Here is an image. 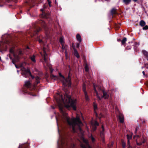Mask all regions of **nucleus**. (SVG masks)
<instances>
[{
    "label": "nucleus",
    "instance_id": "nucleus-1",
    "mask_svg": "<svg viewBox=\"0 0 148 148\" xmlns=\"http://www.w3.org/2000/svg\"><path fill=\"white\" fill-rule=\"evenodd\" d=\"M59 99L56 98V99L59 106L60 110L62 114V119L64 121H66L68 124L72 126V130L74 132H76V128L78 127V130L82 134H83V131L80 127L83 125L79 117L77 116L76 118H69L68 116L67 113L63 110V107L64 106L67 108L69 107H72L74 110L76 109V99H71L70 95H66L65 96L64 99L62 98V96L59 95Z\"/></svg>",
    "mask_w": 148,
    "mask_h": 148
},
{
    "label": "nucleus",
    "instance_id": "nucleus-2",
    "mask_svg": "<svg viewBox=\"0 0 148 148\" xmlns=\"http://www.w3.org/2000/svg\"><path fill=\"white\" fill-rule=\"evenodd\" d=\"M94 90L96 94L97 97L100 100L103 97L105 99H108L109 95L107 93L102 90H101V88L98 86H95V84H93Z\"/></svg>",
    "mask_w": 148,
    "mask_h": 148
},
{
    "label": "nucleus",
    "instance_id": "nucleus-3",
    "mask_svg": "<svg viewBox=\"0 0 148 148\" xmlns=\"http://www.w3.org/2000/svg\"><path fill=\"white\" fill-rule=\"evenodd\" d=\"M29 49V47H27L25 49L23 50V51L20 50L18 52V55L15 54L14 53V49L13 48H11L10 49V52L11 53L13 54L14 58V59L13 60H12V63L15 65V66L16 68H18V67L15 64V62H18V60L20 58V56L23 53H25Z\"/></svg>",
    "mask_w": 148,
    "mask_h": 148
},
{
    "label": "nucleus",
    "instance_id": "nucleus-4",
    "mask_svg": "<svg viewBox=\"0 0 148 148\" xmlns=\"http://www.w3.org/2000/svg\"><path fill=\"white\" fill-rule=\"evenodd\" d=\"M59 75L60 77V79L62 82V83L64 86H68L69 87L71 86V82L70 79L69 75L68 76L69 80L66 79L60 73H59Z\"/></svg>",
    "mask_w": 148,
    "mask_h": 148
},
{
    "label": "nucleus",
    "instance_id": "nucleus-5",
    "mask_svg": "<svg viewBox=\"0 0 148 148\" xmlns=\"http://www.w3.org/2000/svg\"><path fill=\"white\" fill-rule=\"evenodd\" d=\"M21 70L22 71L21 73L23 76L27 78L28 76L29 75L32 79L34 78V76L31 75V73L28 69H26L22 66H21Z\"/></svg>",
    "mask_w": 148,
    "mask_h": 148
},
{
    "label": "nucleus",
    "instance_id": "nucleus-6",
    "mask_svg": "<svg viewBox=\"0 0 148 148\" xmlns=\"http://www.w3.org/2000/svg\"><path fill=\"white\" fill-rule=\"evenodd\" d=\"M43 51H44V54H43L42 53H40V54L42 56L43 58L44 62H43L44 66H45V65H48L47 63V55L46 53V50L45 49V45H44Z\"/></svg>",
    "mask_w": 148,
    "mask_h": 148
},
{
    "label": "nucleus",
    "instance_id": "nucleus-7",
    "mask_svg": "<svg viewBox=\"0 0 148 148\" xmlns=\"http://www.w3.org/2000/svg\"><path fill=\"white\" fill-rule=\"evenodd\" d=\"M58 148H60L62 146H63L64 145H66L67 144L66 143L64 139L61 137L58 142Z\"/></svg>",
    "mask_w": 148,
    "mask_h": 148
},
{
    "label": "nucleus",
    "instance_id": "nucleus-8",
    "mask_svg": "<svg viewBox=\"0 0 148 148\" xmlns=\"http://www.w3.org/2000/svg\"><path fill=\"white\" fill-rule=\"evenodd\" d=\"M82 140L84 142V143H82L81 145V146L82 147V148H91L89 145L88 141L87 139L83 138H82Z\"/></svg>",
    "mask_w": 148,
    "mask_h": 148
},
{
    "label": "nucleus",
    "instance_id": "nucleus-9",
    "mask_svg": "<svg viewBox=\"0 0 148 148\" xmlns=\"http://www.w3.org/2000/svg\"><path fill=\"white\" fill-rule=\"evenodd\" d=\"M90 124V128L93 131L96 130L97 126L99 125L98 123L96 121H92Z\"/></svg>",
    "mask_w": 148,
    "mask_h": 148
},
{
    "label": "nucleus",
    "instance_id": "nucleus-10",
    "mask_svg": "<svg viewBox=\"0 0 148 148\" xmlns=\"http://www.w3.org/2000/svg\"><path fill=\"white\" fill-rule=\"evenodd\" d=\"M143 140L142 141V142H138V139H139L140 138V136L139 135H136V136H134V139L136 140V143H137V145H140L142 144V143H145V140L144 138V137H142Z\"/></svg>",
    "mask_w": 148,
    "mask_h": 148
},
{
    "label": "nucleus",
    "instance_id": "nucleus-11",
    "mask_svg": "<svg viewBox=\"0 0 148 148\" xmlns=\"http://www.w3.org/2000/svg\"><path fill=\"white\" fill-rule=\"evenodd\" d=\"M120 122L123 123L124 122L123 115L121 114H120L118 116Z\"/></svg>",
    "mask_w": 148,
    "mask_h": 148
},
{
    "label": "nucleus",
    "instance_id": "nucleus-12",
    "mask_svg": "<svg viewBox=\"0 0 148 148\" xmlns=\"http://www.w3.org/2000/svg\"><path fill=\"white\" fill-rule=\"evenodd\" d=\"M5 43L3 42H1L0 44V49H4L5 48L6 49L7 48L6 45H5Z\"/></svg>",
    "mask_w": 148,
    "mask_h": 148
},
{
    "label": "nucleus",
    "instance_id": "nucleus-13",
    "mask_svg": "<svg viewBox=\"0 0 148 148\" xmlns=\"http://www.w3.org/2000/svg\"><path fill=\"white\" fill-rule=\"evenodd\" d=\"M101 129H102V130L101 131V132L100 136H101V138L103 139L104 137V127H103V125L102 126Z\"/></svg>",
    "mask_w": 148,
    "mask_h": 148
},
{
    "label": "nucleus",
    "instance_id": "nucleus-14",
    "mask_svg": "<svg viewBox=\"0 0 148 148\" xmlns=\"http://www.w3.org/2000/svg\"><path fill=\"white\" fill-rule=\"evenodd\" d=\"M142 52L143 54L144 55L146 58L147 59L148 61V52L145 50H143Z\"/></svg>",
    "mask_w": 148,
    "mask_h": 148
},
{
    "label": "nucleus",
    "instance_id": "nucleus-15",
    "mask_svg": "<svg viewBox=\"0 0 148 148\" xmlns=\"http://www.w3.org/2000/svg\"><path fill=\"white\" fill-rule=\"evenodd\" d=\"M93 106L94 107V110L96 116L97 117V113L96 112L95 110H97V104L95 102H94L93 103Z\"/></svg>",
    "mask_w": 148,
    "mask_h": 148
},
{
    "label": "nucleus",
    "instance_id": "nucleus-16",
    "mask_svg": "<svg viewBox=\"0 0 148 148\" xmlns=\"http://www.w3.org/2000/svg\"><path fill=\"white\" fill-rule=\"evenodd\" d=\"M74 54L76 56V57L77 58H79V56L77 51L76 49L74 48Z\"/></svg>",
    "mask_w": 148,
    "mask_h": 148
},
{
    "label": "nucleus",
    "instance_id": "nucleus-17",
    "mask_svg": "<svg viewBox=\"0 0 148 148\" xmlns=\"http://www.w3.org/2000/svg\"><path fill=\"white\" fill-rule=\"evenodd\" d=\"M25 86L27 88H30L31 86V84L29 81H26L25 82Z\"/></svg>",
    "mask_w": 148,
    "mask_h": 148
},
{
    "label": "nucleus",
    "instance_id": "nucleus-18",
    "mask_svg": "<svg viewBox=\"0 0 148 148\" xmlns=\"http://www.w3.org/2000/svg\"><path fill=\"white\" fill-rule=\"evenodd\" d=\"M84 93L85 96V99L86 101H89V98L87 95V93L86 91H84Z\"/></svg>",
    "mask_w": 148,
    "mask_h": 148
},
{
    "label": "nucleus",
    "instance_id": "nucleus-19",
    "mask_svg": "<svg viewBox=\"0 0 148 148\" xmlns=\"http://www.w3.org/2000/svg\"><path fill=\"white\" fill-rule=\"evenodd\" d=\"M76 38L78 41L79 42L82 41V38L81 36L79 34H77L76 36Z\"/></svg>",
    "mask_w": 148,
    "mask_h": 148
},
{
    "label": "nucleus",
    "instance_id": "nucleus-20",
    "mask_svg": "<svg viewBox=\"0 0 148 148\" xmlns=\"http://www.w3.org/2000/svg\"><path fill=\"white\" fill-rule=\"evenodd\" d=\"M131 0H123V1L125 4L127 5L130 3Z\"/></svg>",
    "mask_w": 148,
    "mask_h": 148
},
{
    "label": "nucleus",
    "instance_id": "nucleus-21",
    "mask_svg": "<svg viewBox=\"0 0 148 148\" xmlns=\"http://www.w3.org/2000/svg\"><path fill=\"white\" fill-rule=\"evenodd\" d=\"M30 58L32 62L34 63L36 62L35 56L34 55L30 56Z\"/></svg>",
    "mask_w": 148,
    "mask_h": 148
},
{
    "label": "nucleus",
    "instance_id": "nucleus-22",
    "mask_svg": "<svg viewBox=\"0 0 148 148\" xmlns=\"http://www.w3.org/2000/svg\"><path fill=\"white\" fill-rule=\"evenodd\" d=\"M145 25V22L143 20H141L140 22V25L142 27L144 26Z\"/></svg>",
    "mask_w": 148,
    "mask_h": 148
},
{
    "label": "nucleus",
    "instance_id": "nucleus-23",
    "mask_svg": "<svg viewBox=\"0 0 148 148\" xmlns=\"http://www.w3.org/2000/svg\"><path fill=\"white\" fill-rule=\"evenodd\" d=\"M36 81L35 83L36 84H38L40 82L39 77L38 76H37L35 77Z\"/></svg>",
    "mask_w": 148,
    "mask_h": 148
},
{
    "label": "nucleus",
    "instance_id": "nucleus-24",
    "mask_svg": "<svg viewBox=\"0 0 148 148\" xmlns=\"http://www.w3.org/2000/svg\"><path fill=\"white\" fill-rule=\"evenodd\" d=\"M60 42L61 44H64V39L63 37H61L60 39Z\"/></svg>",
    "mask_w": 148,
    "mask_h": 148
},
{
    "label": "nucleus",
    "instance_id": "nucleus-25",
    "mask_svg": "<svg viewBox=\"0 0 148 148\" xmlns=\"http://www.w3.org/2000/svg\"><path fill=\"white\" fill-rule=\"evenodd\" d=\"M116 9L114 8H113L112 9L111 11V13L112 15H113L114 14H115L116 13Z\"/></svg>",
    "mask_w": 148,
    "mask_h": 148
},
{
    "label": "nucleus",
    "instance_id": "nucleus-26",
    "mask_svg": "<svg viewBox=\"0 0 148 148\" xmlns=\"http://www.w3.org/2000/svg\"><path fill=\"white\" fill-rule=\"evenodd\" d=\"M127 41V39L126 38H124L121 41V43L122 44H123L125 43Z\"/></svg>",
    "mask_w": 148,
    "mask_h": 148
},
{
    "label": "nucleus",
    "instance_id": "nucleus-27",
    "mask_svg": "<svg viewBox=\"0 0 148 148\" xmlns=\"http://www.w3.org/2000/svg\"><path fill=\"white\" fill-rule=\"evenodd\" d=\"M127 140H130L132 138V135H127Z\"/></svg>",
    "mask_w": 148,
    "mask_h": 148
},
{
    "label": "nucleus",
    "instance_id": "nucleus-28",
    "mask_svg": "<svg viewBox=\"0 0 148 148\" xmlns=\"http://www.w3.org/2000/svg\"><path fill=\"white\" fill-rule=\"evenodd\" d=\"M88 69H89L88 67L87 66V64H86L85 66V71L86 72H88Z\"/></svg>",
    "mask_w": 148,
    "mask_h": 148
},
{
    "label": "nucleus",
    "instance_id": "nucleus-29",
    "mask_svg": "<svg viewBox=\"0 0 148 148\" xmlns=\"http://www.w3.org/2000/svg\"><path fill=\"white\" fill-rule=\"evenodd\" d=\"M44 39L43 38L42 40H41L40 39H39V42L40 43H42L43 44L44 43Z\"/></svg>",
    "mask_w": 148,
    "mask_h": 148
},
{
    "label": "nucleus",
    "instance_id": "nucleus-30",
    "mask_svg": "<svg viewBox=\"0 0 148 148\" xmlns=\"http://www.w3.org/2000/svg\"><path fill=\"white\" fill-rule=\"evenodd\" d=\"M122 146L123 148H125V143L124 142L122 143Z\"/></svg>",
    "mask_w": 148,
    "mask_h": 148
},
{
    "label": "nucleus",
    "instance_id": "nucleus-31",
    "mask_svg": "<svg viewBox=\"0 0 148 148\" xmlns=\"http://www.w3.org/2000/svg\"><path fill=\"white\" fill-rule=\"evenodd\" d=\"M143 30H146L148 29V26L147 25H146L143 27Z\"/></svg>",
    "mask_w": 148,
    "mask_h": 148
},
{
    "label": "nucleus",
    "instance_id": "nucleus-32",
    "mask_svg": "<svg viewBox=\"0 0 148 148\" xmlns=\"http://www.w3.org/2000/svg\"><path fill=\"white\" fill-rule=\"evenodd\" d=\"M90 138H91V139L92 142H94V141H95V139L93 137V136H92V135H91V136Z\"/></svg>",
    "mask_w": 148,
    "mask_h": 148
},
{
    "label": "nucleus",
    "instance_id": "nucleus-33",
    "mask_svg": "<svg viewBox=\"0 0 148 148\" xmlns=\"http://www.w3.org/2000/svg\"><path fill=\"white\" fill-rule=\"evenodd\" d=\"M127 146L128 147H131L130 145V140H127Z\"/></svg>",
    "mask_w": 148,
    "mask_h": 148
},
{
    "label": "nucleus",
    "instance_id": "nucleus-34",
    "mask_svg": "<svg viewBox=\"0 0 148 148\" xmlns=\"http://www.w3.org/2000/svg\"><path fill=\"white\" fill-rule=\"evenodd\" d=\"M145 67L146 68L148 69V64H145Z\"/></svg>",
    "mask_w": 148,
    "mask_h": 148
},
{
    "label": "nucleus",
    "instance_id": "nucleus-35",
    "mask_svg": "<svg viewBox=\"0 0 148 148\" xmlns=\"http://www.w3.org/2000/svg\"><path fill=\"white\" fill-rule=\"evenodd\" d=\"M71 148H75V145L74 144H72L71 146Z\"/></svg>",
    "mask_w": 148,
    "mask_h": 148
},
{
    "label": "nucleus",
    "instance_id": "nucleus-36",
    "mask_svg": "<svg viewBox=\"0 0 148 148\" xmlns=\"http://www.w3.org/2000/svg\"><path fill=\"white\" fill-rule=\"evenodd\" d=\"M62 45V48L63 50H64L65 49V47L64 46V44H61Z\"/></svg>",
    "mask_w": 148,
    "mask_h": 148
},
{
    "label": "nucleus",
    "instance_id": "nucleus-37",
    "mask_svg": "<svg viewBox=\"0 0 148 148\" xmlns=\"http://www.w3.org/2000/svg\"><path fill=\"white\" fill-rule=\"evenodd\" d=\"M49 5L50 6H51V2L49 0H47Z\"/></svg>",
    "mask_w": 148,
    "mask_h": 148
},
{
    "label": "nucleus",
    "instance_id": "nucleus-38",
    "mask_svg": "<svg viewBox=\"0 0 148 148\" xmlns=\"http://www.w3.org/2000/svg\"><path fill=\"white\" fill-rule=\"evenodd\" d=\"M53 77L55 78V79H57L58 77L56 76L53 75Z\"/></svg>",
    "mask_w": 148,
    "mask_h": 148
},
{
    "label": "nucleus",
    "instance_id": "nucleus-39",
    "mask_svg": "<svg viewBox=\"0 0 148 148\" xmlns=\"http://www.w3.org/2000/svg\"><path fill=\"white\" fill-rule=\"evenodd\" d=\"M83 91H84H84H86V88H85V87H84L83 89Z\"/></svg>",
    "mask_w": 148,
    "mask_h": 148
},
{
    "label": "nucleus",
    "instance_id": "nucleus-40",
    "mask_svg": "<svg viewBox=\"0 0 148 148\" xmlns=\"http://www.w3.org/2000/svg\"><path fill=\"white\" fill-rule=\"evenodd\" d=\"M8 55H9V58H10L11 59H12V57H11V55H10V54H9Z\"/></svg>",
    "mask_w": 148,
    "mask_h": 148
},
{
    "label": "nucleus",
    "instance_id": "nucleus-41",
    "mask_svg": "<svg viewBox=\"0 0 148 148\" xmlns=\"http://www.w3.org/2000/svg\"><path fill=\"white\" fill-rule=\"evenodd\" d=\"M40 10L41 11L43 12L44 10V9L42 8Z\"/></svg>",
    "mask_w": 148,
    "mask_h": 148
},
{
    "label": "nucleus",
    "instance_id": "nucleus-42",
    "mask_svg": "<svg viewBox=\"0 0 148 148\" xmlns=\"http://www.w3.org/2000/svg\"><path fill=\"white\" fill-rule=\"evenodd\" d=\"M40 10L41 11L43 12L44 10V9L42 8Z\"/></svg>",
    "mask_w": 148,
    "mask_h": 148
},
{
    "label": "nucleus",
    "instance_id": "nucleus-43",
    "mask_svg": "<svg viewBox=\"0 0 148 148\" xmlns=\"http://www.w3.org/2000/svg\"><path fill=\"white\" fill-rule=\"evenodd\" d=\"M46 8V6L45 5H44L43 8L45 9Z\"/></svg>",
    "mask_w": 148,
    "mask_h": 148
},
{
    "label": "nucleus",
    "instance_id": "nucleus-44",
    "mask_svg": "<svg viewBox=\"0 0 148 148\" xmlns=\"http://www.w3.org/2000/svg\"><path fill=\"white\" fill-rule=\"evenodd\" d=\"M22 147V145H19V147L18 148H21Z\"/></svg>",
    "mask_w": 148,
    "mask_h": 148
},
{
    "label": "nucleus",
    "instance_id": "nucleus-45",
    "mask_svg": "<svg viewBox=\"0 0 148 148\" xmlns=\"http://www.w3.org/2000/svg\"><path fill=\"white\" fill-rule=\"evenodd\" d=\"M79 43H78L77 45V47H79Z\"/></svg>",
    "mask_w": 148,
    "mask_h": 148
},
{
    "label": "nucleus",
    "instance_id": "nucleus-46",
    "mask_svg": "<svg viewBox=\"0 0 148 148\" xmlns=\"http://www.w3.org/2000/svg\"><path fill=\"white\" fill-rule=\"evenodd\" d=\"M142 73L144 75H145V73L144 71H143Z\"/></svg>",
    "mask_w": 148,
    "mask_h": 148
},
{
    "label": "nucleus",
    "instance_id": "nucleus-47",
    "mask_svg": "<svg viewBox=\"0 0 148 148\" xmlns=\"http://www.w3.org/2000/svg\"><path fill=\"white\" fill-rule=\"evenodd\" d=\"M137 128H136V130L135 131V133H136L137 132Z\"/></svg>",
    "mask_w": 148,
    "mask_h": 148
},
{
    "label": "nucleus",
    "instance_id": "nucleus-48",
    "mask_svg": "<svg viewBox=\"0 0 148 148\" xmlns=\"http://www.w3.org/2000/svg\"><path fill=\"white\" fill-rule=\"evenodd\" d=\"M137 1V0H133V1L135 2Z\"/></svg>",
    "mask_w": 148,
    "mask_h": 148
},
{
    "label": "nucleus",
    "instance_id": "nucleus-49",
    "mask_svg": "<svg viewBox=\"0 0 148 148\" xmlns=\"http://www.w3.org/2000/svg\"><path fill=\"white\" fill-rule=\"evenodd\" d=\"M51 107L52 108H53V109H54L55 108L53 106H51Z\"/></svg>",
    "mask_w": 148,
    "mask_h": 148
},
{
    "label": "nucleus",
    "instance_id": "nucleus-50",
    "mask_svg": "<svg viewBox=\"0 0 148 148\" xmlns=\"http://www.w3.org/2000/svg\"><path fill=\"white\" fill-rule=\"evenodd\" d=\"M27 147L26 146H24L23 147L25 148L26 147Z\"/></svg>",
    "mask_w": 148,
    "mask_h": 148
},
{
    "label": "nucleus",
    "instance_id": "nucleus-51",
    "mask_svg": "<svg viewBox=\"0 0 148 148\" xmlns=\"http://www.w3.org/2000/svg\"><path fill=\"white\" fill-rule=\"evenodd\" d=\"M132 148L131 147H128L127 148Z\"/></svg>",
    "mask_w": 148,
    "mask_h": 148
},
{
    "label": "nucleus",
    "instance_id": "nucleus-52",
    "mask_svg": "<svg viewBox=\"0 0 148 148\" xmlns=\"http://www.w3.org/2000/svg\"><path fill=\"white\" fill-rule=\"evenodd\" d=\"M120 39H119V40H118V41H120Z\"/></svg>",
    "mask_w": 148,
    "mask_h": 148
},
{
    "label": "nucleus",
    "instance_id": "nucleus-53",
    "mask_svg": "<svg viewBox=\"0 0 148 148\" xmlns=\"http://www.w3.org/2000/svg\"><path fill=\"white\" fill-rule=\"evenodd\" d=\"M40 30V29L39 30H38V32H39Z\"/></svg>",
    "mask_w": 148,
    "mask_h": 148
},
{
    "label": "nucleus",
    "instance_id": "nucleus-54",
    "mask_svg": "<svg viewBox=\"0 0 148 148\" xmlns=\"http://www.w3.org/2000/svg\"><path fill=\"white\" fill-rule=\"evenodd\" d=\"M65 53H66V54H67V53H66V51H65Z\"/></svg>",
    "mask_w": 148,
    "mask_h": 148
},
{
    "label": "nucleus",
    "instance_id": "nucleus-55",
    "mask_svg": "<svg viewBox=\"0 0 148 148\" xmlns=\"http://www.w3.org/2000/svg\"><path fill=\"white\" fill-rule=\"evenodd\" d=\"M17 72L18 73V72H19V71H18V70H17Z\"/></svg>",
    "mask_w": 148,
    "mask_h": 148
},
{
    "label": "nucleus",
    "instance_id": "nucleus-56",
    "mask_svg": "<svg viewBox=\"0 0 148 148\" xmlns=\"http://www.w3.org/2000/svg\"><path fill=\"white\" fill-rule=\"evenodd\" d=\"M131 49V48H130L129 49Z\"/></svg>",
    "mask_w": 148,
    "mask_h": 148
},
{
    "label": "nucleus",
    "instance_id": "nucleus-57",
    "mask_svg": "<svg viewBox=\"0 0 148 148\" xmlns=\"http://www.w3.org/2000/svg\"><path fill=\"white\" fill-rule=\"evenodd\" d=\"M1 60V57H0V60Z\"/></svg>",
    "mask_w": 148,
    "mask_h": 148
},
{
    "label": "nucleus",
    "instance_id": "nucleus-58",
    "mask_svg": "<svg viewBox=\"0 0 148 148\" xmlns=\"http://www.w3.org/2000/svg\"><path fill=\"white\" fill-rule=\"evenodd\" d=\"M69 68H70V66H69Z\"/></svg>",
    "mask_w": 148,
    "mask_h": 148
},
{
    "label": "nucleus",
    "instance_id": "nucleus-59",
    "mask_svg": "<svg viewBox=\"0 0 148 148\" xmlns=\"http://www.w3.org/2000/svg\"><path fill=\"white\" fill-rule=\"evenodd\" d=\"M143 67H142V69H143Z\"/></svg>",
    "mask_w": 148,
    "mask_h": 148
},
{
    "label": "nucleus",
    "instance_id": "nucleus-60",
    "mask_svg": "<svg viewBox=\"0 0 148 148\" xmlns=\"http://www.w3.org/2000/svg\"><path fill=\"white\" fill-rule=\"evenodd\" d=\"M34 96H36V95H34Z\"/></svg>",
    "mask_w": 148,
    "mask_h": 148
},
{
    "label": "nucleus",
    "instance_id": "nucleus-61",
    "mask_svg": "<svg viewBox=\"0 0 148 148\" xmlns=\"http://www.w3.org/2000/svg\"><path fill=\"white\" fill-rule=\"evenodd\" d=\"M116 110H117H117H118L117 108H116Z\"/></svg>",
    "mask_w": 148,
    "mask_h": 148
},
{
    "label": "nucleus",
    "instance_id": "nucleus-62",
    "mask_svg": "<svg viewBox=\"0 0 148 148\" xmlns=\"http://www.w3.org/2000/svg\"><path fill=\"white\" fill-rule=\"evenodd\" d=\"M99 119H100V118H99Z\"/></svg>",
    "mask_w": 148,
    "mask_h": 148
}]
</instances>
